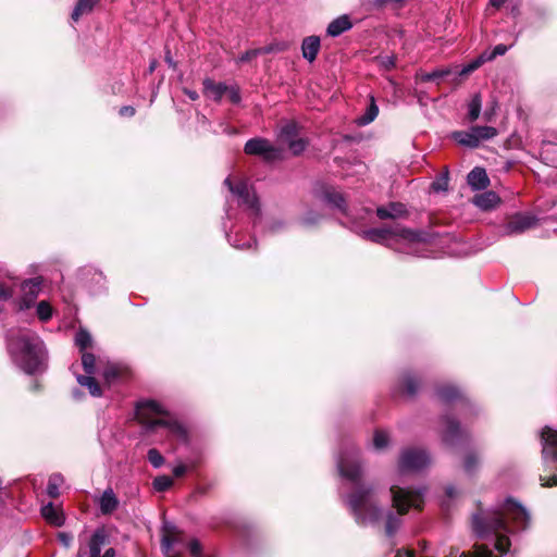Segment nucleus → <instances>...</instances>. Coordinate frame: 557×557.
<instances>
[{
  "instance_id": "obj_1",
  "label": "nucleus",
  "mask_w": 557,
  "mask_h": 557,
  "mask_svg": "<svg viewBox=\"0 0 557 557\" xmlns=\"http://www.w3.org/2000/svg\"><path fill=\"white\" fill-rule=\"evenodd\" d=\"M511 521L517 529H524L530 521V515L519 503L507 499L503 505L502 511H495L486 518L473 517L474 531L480 535L492 532L496 535L495 549L504 555L509 552L510 540L507 536L508 521Z\"/></svg>"
},
{
  "instance_id": "obj_2",
  "label": "nucleus",
  "mask_w": 557,
  "mask_h": 557,
  "mask_svg": "<svg viewBox=\"0 0 557 557\" xmlns=\"http://www.w3.org/2000/svg\"><path fill=\"white\" fill-rule=\"evenodd\" d=\"M362 237L396 251L426 257L424 247L430 243L429 234L407 228L400 224L362 231Z\"/></svg>"
},
{
  "instance_id": "obj_3",
  "label": "nucleus",
  "mask_w": 557,
  "mask_h": 557,
  "mask_svg": "<svg viewBox=\"0 0 557 557\" xmlns=\"http://www.w3.org/2000/svg\"><path fill=\"white\" fill-rule=\"evenodd\" d=\"M9 350L14 362L28 374L41 370L45 360L44 344L34 332L22 331L9 341Z\"/></svg>"
},
{
  "instance_id": "obj_4",
  "label": "nucleus",
  "mask_w": 557,
  "mask_h": 557,
  "mask_svg": "<svg viewBox=\"0 0 557 557\" xmlns=\"http://www.w3.org/2000/svg\"><path fill=\"white\" fill-rule=\"evenodd\" d=\"M137 419L147 431L164 429L166 434L185 440V429L174 420L161 404L154 400L141 401L137 406Z\"/></svg>"
},
{
  "instance_id": "obj_5",
  "label": "nucleus",
  "mask_w": 557,
  "mask_h": 557,
  "mask_svg": "<svg viewBox=\"0 0 557 557\" xmlns=\"http://www.w3.org/2000/svg\"><path fill=\"white\" fill-rule=\"evenodd\" d=\"M393 507L398 515L388 512L385 521V532L388 536H393L401 524L400 515L408 512L410 508L421 509L423 505V491H413L404 488L396 484L391 486Z\"/></svg>"
},
{
  "instance_id": "obj_6",
  "label": "nucleus",
  "mask_w": 557,
  "mask_h": 557,
  "mask_svg": "<svg viewBox=\"0 0 557 557\" xmlns=\"http://www.w3.org/2000/svg\"><path fill=\"white\" fill-rule=\"evenodd\" d=\"M307 141H247L245 152L257 154L265 161L283 160L298 156L306 149Z\"/></svg>"
},
{
  "instance_id": "obj_7",
  "label": "nucleus",
  "mask_w": 557,
  "mask_h": 557,
  "mask_svg": "<svg viewBox=\"0 0 557 557\" xmlns=\"http://www.w3.org/2000/svg\"><path fill=\"white\" fill-rule=\"evenodd\" d=\"M346 503L358 524H375L380 521L382 510L377 507L371 490L363 487L356 490L347 497Z\"/></svg>"
},
{
  "instance_id": "obj_8",
  "label": "nucleus",
  "mask_w": 557,
  "mask_h": 557,
  "mask_svg": "<svg viewBox=\"0 0 557 557\" xmlns=\"http://www.w3.org/2000/svg\"><path fill=\"white\" fill-rule=\"evenodd\" d=\"M542 456L545 471H557V431L548 426L544 428L541 434ZM541 485L550 487L557 485V474L540 475Z\"/></svg>"
},
{
  "instance_id": "obj_9",
  "label": "nucleus",
  "mask_w": 557,
  "mask_h": 557,
  "mask_svg": "<svg viewBox=\"0 0 557 557\" xmlns=\"http://www.w3.org/2000/svg\"><path fill=\"white\" fill-rule=\"evenodd\" d=\"M232 195L237 199L238 205L244 208L250 215L257 216L260 211L258 198L251 186L245 181L233 182L231 176L224 181Z\"/></svg>"
},
{
  "instance_id": "obj_10",
  "label": "nucleus",
  "mask_w": 557,
  "mask_h": 557,
  "mask_svg": "<svg viewBox=\"0 0 557 557\" xmlns=\"http://www.w3.org/2000/svg\"><path fill=\"white\" fill-rule=\"evenodd\" d=\"M431 463L429 454L421 448H405L401 450L397 463L399 474L418 472Z\"/></svg>"
},
{
  "instance_id": "obj_11",
  "label": "nucleus",
  "mask_w": 557,
  "mask_h": 557,
  "mask_svg": "<svg viewBox=\"0 0 557 557\" xmlns=\"http://www.w3.org/2000/svg\"><path fill=\"white\" fill-rule=\"evenodd\" d=\"M337 469L341 476L356 483L362 473L359 461V451L355 447L346 448L337 459Z\"/></svg>"
},
{
  "instance_id": "obj_12",
  "label": "nucleus",
  "mask_w": 557,
  "mask_h": 557,
  "mask_svg": "<svg viewBox=\"0 0 557 557\" xmlns=\"http://www.w3.org/2000/svg\"><path fill=\"white\" fill-rule=\"evenodd\" d=\"M108 543V536L104 529H97L86 545L81 544L77 557H115V550L112 547H108L103 550V547Z\"/></svg>"
},
{
  "instance_id": "obj_13",
  "label": "nucleus",
  "mask_w": 557,
  "mask_h": 557,
  "mask_svg": "<svg viewBox=\"0 0 557 557\" xmlns=\"http://www.w3.org/2000/svg\"><path fill=\"white\" fill-rule=\"evenodd\" d=\"M536 225V219L529 213H517L509 218L503 226L502 234L506 236L521 234Z\"/></svg>"
},
{
  "instance_id": "obj_14",
  "label": "nucleus",
  "mask_w": 557,
  "mask_h": 557,
  "mask_svg": "<svg viewBox=\"0 0 557 557\" xmlns=\"http://www.w3.org/2000/svg\"><path fill=\"white\" fill-rule=\"evenodd\" d=\"M443 424L442 437L445 444L455 446L466 440L467 434L460 429L457 421L446 417L443 419Z\"/></svg>"
},
{
  "instance_id": "obj_15",
  "label": "nucleus",
  "mask_w": 557,
  "mask_h": 557,
  "mask_svg": "<svg viewBox=\"0 0 557 557\" xmlns=\"http://www.w3.org/2000/svg\"><path fill=\"white\" fill-rule=\"evenodd\" d=\"M498 135L495 127L481 126L472 128L471 133H455L454 139H493Z\"/></svg>"
},
{
  "instance_id": "obj_16",
  "label": "nucleus",
  "mask_w": 557,
  "mask_h": 557,
  "mask_svg": "<svg viewBox=\"0 0 557 557\" xmlns=\"http://www.w3.org/2000/svg\"><path fill=\"white\" fill-rule=\"evenodd\" d=\"M203 95L215 101L220 102L221 99L226 95L227 85L223 83H215L211 78H205L202 82Z\"/></svg>"
},
{
  "instance_id": "obj_17",
  "label": "nucleus",
  "mask_w": 557,
  "mask_h": 557,
  "mask_svg": "<svg viewBox=\"0 0 557 557\" xmlns=\"http://www.w3.org/2000/svg\"><path fill=\"white\" fill-rule=\"evenodd\" d=\"M99 508L102 515H110L117 509L120 500L112 488L103 491L98 499Z\"/></svg>"
},
{
  "instance_id": "obj_18",
  "label": "nucleus",
  "mask_w": 557,
  "mask_h": 557,
  "mask_svg": "<svg viewBox=\"0 0 557 557\" xmlns=\"http://www.w3.org/2000/svg\"><path fill=\"white\" fill-rule=\"evenodd\" d=\"M41 278L40 277H34L30 280H26L22 283V293H23V301L28 306L32 304L37 296L39 295V292L41 289Z\"/></svg>"
},
{
  "instance_id": "obj_19",
  "label": "nucleus",
  "mask_w": 557,
  "mask_h": 557,
  "mask_svg": "<svg viewBox=\"0 0 557 557\" xmlns=\"http://www.w3.org/2000/svg\"><path fill=\"white\" fill-rule=\"evenodd\" d=\"M376 215L382 219H399L407 215V209L405 205L399 202H391L386 207H379L376 209Z\"/></svg>"
},
{
  "instance_id": "obj_20",
  "label": "nucleus",
  "mask_w": 557,
  "mask_h": 557,
  "mask_svg": "<svg viewBox=\"0 0 557 557\" xmlns=\"http://www.w3.org/2000/svg\"><path fill=\"white\" fill-rule=\"evenodd\" d=\"M177 543H181V539L174 531H166L163 534L161 546L165 557H181L182 552L174 548Z\"/></svg>"
},
{
  "instance_id": "obj_21",
  "label": "nucleus",
  "mask_w": 557,
  "mask_h": 557,
  "mask_svg": "<svg viewBox=\"0 0 557 557\" xmlns=\"http://www.w3.org/2000/svg\"><path fill=\"white\" fill-rule=\"evenodd\" d=\"M469 186L474 190H481L488 186L490 180L484 169L474 168L467 176Z\"/></svg>"
},
{
  "instance_id": "obj_22",
  "label": "nucleus",
  "mask_w": 557,
  "mask_h": 557,
  "mask_svg": "<svg viewBox=\"0 0 557 557\" xmlns=\"http://www.w3.org/2000/svg\"><path fill=\"white\" fill-rule=\"evenodd\" d=\"M320 50V38L318 36H309L302 40V57L309 62H313Z\"/></svg>"
},
{
  "instance_id": "obj_23",
  "label": "nucleus",
  "mask_w": 557,
  "mask_h": 557,
  "mask_svg": "<svg viewBox=\"0 0 557 557\" xmlns=\"http://www.w3.org/2000/svg\"><path fill=\"white\" fill-rule=\"evenodd\" d=\"M41 515L49 523L55 527L63 525L65 521L62 510L59 507H55L52 503H49L41 508Z\"/></svg>"
},
{
  "instance_id": "obj_24",
  "label": "nucleus",
  "mask_w": 557,
  "mask_h": 557,
  "mask_svg": "<svg viewBox=\"0 0 557 557\" xmlns=\"http://www.w3.org/2000/svg\"><path fill=\"white\" fill-rule=\"evenodd\" d=\"M352 27V24L350 22V18L348 15H342L335 20H333L327 28L326 33L331 37H337L342 35L343 33L349 30Z\"/></svg>"
},
{
  "instance_id": "obj_25",
  "label": "nucleus",
  "mask_w": 557,
  "mask_h": 557,
  "mask_svg": "<svg viewBox=\"0 0 557 557\" xmlns=\"http://www.w3.org/2000/svg\"><path fill=\"white\" fill-rule=\"evenodd\" d=\"M500 199L494 191H485L473 198V203L482 210H491L499 203Z\"/></svg>"
},
{
  "instance_id": "obj_26",
  "label": "nucleus",
  "mask_w": 557,
  "mask_h": 557,
  "mask_svg": "<svg viewBox=\"0 0 557 557\" xmlns=\"http://www.w3.org/2000/svg\"><path fill=\"white\" fill-rule=\"evenodd\" d=\"M456 69H458V67L454 66V67L436 69V70L432 71L431 73L418 71L416 74V79L420 81V82H431V81L438 82L440 79L447 77V76L451 75L453 73H455Z\"/></svg>"
},
{
  "instance_id": "obj_27",
  "label": "nucleus",
  "mask_w": 557,
  "mask_h": 557,
  "mask_svg": "<svg viewBox=\"0 0 557 557\" xmlns=\"http://www.w3.org/2000/svg\"><path fill=\"white\" fill-rule=\"evenodd\" d=\"M445 557H498L494 555L493 550L485 546H476L473 554L459 553L458 549L450 548V552Z\"/></svg>"
},
{
  "instance_id": "obj_28",
  "label": "nucleus",
  "mask_w": 557,
  "mask_h": 557,
  "mask_svg": "<svg viewBox=\"0 0 557 557\" xmlns=\"http://www.w3.org/2000/svg\"><path fill=\"white\" fill-rule=\"evenodd\" d=\"M299 136V127L294 121H285L280 125L277 139H294Z\"/></svg>"
},
{
  "instance_id": "obj_29",
  "label": "nucleus",
  "mask_w": 557,
  "mask_h": 557,
  "mask_svg": "<svg viewBox=\"0 0 557 557\" xmlns=\"http://www.w3.org/2000/svg\"><path fill=\"white\" fill-rule=\"evenodd\" d=\"M379 114V107L375 103L373 96L370 97V103L367 107L364 113L357 119L359 125H367L375 120Z\"/></svg>"
},
{
  "instance_id": "obj_30",
  "label": "nucleus",
  "mask_w": 557,
  "mask_h": 557,
  "mask_svg": "<svg viewBox=\"0 0 557 557\" xmlns=\"http://www.w3.org/2000/svg\"><path fill=\"white\" fill-rule=\"evenodd\" d=\"M95 4L96 0H78L72 12V20L77 22L82 15L91 12Z\"/></svg>"
},
{
  "instance_id": "obj_31",
  "label": "nucleus",
  "mask_w": 557,
  "mask_h": 557,
  "mask_svg": "<svg viewBox=\"0 0 557 557\" xmlns=\"http://www.w3.org/2000/svg\"><path fill=\"white\" fill-rule=\"evenodd\" d=\"M102 375L108 384H112L122 375V369L117 364L107 363L103 367Z\"/></svg>"
},
{
  "instance_id": "obj_32",
  "label": "nucleus",
  "mask_w": 557,
  "mask_h": 557,
  "mask_svg": "<svg viewBox=\"0 0 557 557\" xmlns=\"http://www.w3.org/2000/svg\"><path fill=\"white\" fill-rule=\"evenodd\" d=\"M77 382L82 385L88 388L90 395L92 396H100L101 389L96 380L90 375H77Z\"/></svg>"
},
{
  "instance_id": "obj_33",
  "label": "nucleus",
  "mask_w": 557,
  "mask_h": 557,
  "mask_svg": "<svg viewBox=\"0 0 557 557\" xmlns=\"http://www.w3.org/2000/svg\"><path fill=\"white\" fill-rule=\"evenodd\" d=\"M485 62H487V59L485 58L484 53H482L475 60H473L469 64L465 65L461 70L457 71V69H456L455 73L461 77L467 76V75L471 74L473 71L478 70Z\"/></svg>"
},
{
  "instance_id": "obj_34",
  "label": "nucleus",
  "mask_w": 557,
  "mask_h": 557,
  "mask_svg": "<svg viewBox=\"0 0 557 557\" xmlns=\"http://www.w3.org/2000/svg\"><path fill=\"white\" fill-rule=\"evenodd\" d=\"M438 398L444 403H449L459 396V391L453 385H445L437 389Z\"/></svg>"
},
{
  "instance_id": "obj_35",
  "label": "nucleus",
  "mask_w": 557,
  "mask_h": 557,
  "mask_svg": "<svg viewBox=\"0 0 557 557\" xmlns=\"http://www.w3.org/2000/svg\"><path fill=\"white\" fill-rule=\"evenodd\" d=\"M482 107V99L479 94H475L468 103V116L470 121L479 117Z\"/></svg>"
},
{
  "instance_id": "obj_36",
  "label": "nucleus",
  "mask_w": 557,
  "mask_h": 557,
  "mask_svg": "<svg viewBox=\"0 0 557 557\" xmlns=\"http://www.w3.org/2000/svg\"><path fill=\"white\" fill-rule=\"evenodd\" d=\"M324 200L335 208L339 209L342 212L346 211L345 199L342 194L337 191H326L324 195Z\"/></svg>"
},
{
  "instance_id": "obj_37",
  "label": "nucleus",
  "mask_w": 557,
  "mask_h": 557,
  "mask_svg": "<svg viewBox=\"0 0 557 557\" xmlns=\"http://www.w3.org/2000/svg\"><path fill=\"white\" fill-rule=\"evenodd\" d=\"M480 463L479 456L474 453H469L465 456L463 469L467 473H473L479 469Z\"/></svg>"
},
{
  "instance_id": "obj_38",
  "label": "nucleus",
  "mask_w": 557,
  "mask_h": 557,
  "mask_svg": "<svg viewBox=\"0 0 557 557\" xmlns=\"http://www.w3.org/2000/svg\"><path fill=\"white\" fill-rule=\"evenodd\" d=\"M63 482V478L60 474H52L49 479L47 493L50 497L55 498L59 496V487Z\"/></svg>"
},
{
  "instance_id": "obj_39",
  "label": "nucleus",
  "mask_w": 557,
  "mask_h": 557,
  "mask_svg": "<svg viewBox=\"0 0 557 557\" xmlns=\"http://www.w3.org/2000/svg\"><path fill=\"white\" fill-rule=\"evenodd\" d=\"M82 363L87 374H92L96 371V357L89 352H83Z\"/></svg>"
},
{
  "instance_id": "obj_40",
  "label": "nucleus",
  "mask_w": 557,
  "mask_h": 557,
  "mask_svg": "<svg viewBox=\"0 0 557 557\" xmlns=\"http://www.w3.org/2000/svg\"><path fill=\"white\" fill-rule=\"evenodd\" d=\"M75 343L81 350H85L91 345V336L87 331L81 330L76 333Z\"/></svg>"
},
{
  "instance_id": "obj_41",
  "label": "nucleus",
  "mask_w": 557,
  "mask_h": 557,
  "mask_svg": "<svg viewBox=\"0 0 557 557\" xmlns=\"http://www.w3.org/2000/svg\"><path fill=\"white\" fill-rule=\"evenodd\" d=\"M389 442L388 434L385 431L379 430L374 433L373 436V446L381 450L387 447Z\"/></svg>"
},
{
  "instance_id": "obj_42",
  "label": "nucleus",
  "mask_w": 557,
  "mask_h": 557,
  "mask_svg": "<svg viewBox=\"0 0 557 557\" xmlns=\"http://www.w3.org/2000/svg\"><path fill=\"white\" fill-rule=\"evenodd\" d=\"M173 485L172 478L168 475H160L153 480V487L158 492H164Z\"/></svg>"
},
{
  "instance_id": "obj_43",
  "label": "nucleus",
  "mask_w": 557,
  "mask_h": 557,
  "mask_svg": "<svg viewBox=\"0 0 557 557\" xmlns=\"http://www.w3.org/2000/svg\"><path fill=\"white\" fill-rule=\"evenodd\" d=\"M37 314L41 321H48L52 317V308L47 301L37 305Z\"/></svg>"
},
{
  "instance_id": "obj_44",
  "label": "nucleus",
  "mask_w": 557,
  "mask_h": 557,
  "mask_svg": "<svg viewBox=\"0 0 557 557\" xmlns=\"http://www.w3.org/2000/svg\"><path fill=\"white\" fill-rule=\"evenodd\" d=\"M271 51H272V48H270V47L265 48V49H251V50H248V51H246L245 53H243L238 58V63L249 62L252 59H255L256 57H258L260 53H262V52H271Z\"/></svg>"
},
{
  "instance_id": "obj_45",
  "label": "nucleus",
  "mask_w": 557,
  "mask_h": 557,
  "mask_svg": "<svg viewBox=\"0 0 557 557\" xmlns=\"http://www.w3.org/2000/svg\"><path fill=\"white\" fill-rule=\"evenodd\" d=\"M404 389L408 395H414L418 389V383L412 375H405L403 379Z\"/></svg>"
},
{
  "instance_id": "obj_46",
  "label": "nucleus",
  "mask_w": 557,
  "mask_h": 557,
  "mask_svg": "<svg viewBox=\"0 0 557 557\" xmlns=\"http://www.w3.org/2000/svg\"><path fill=\"white\" fill-rule=\"evenodd\" d=\"M148 460L154 468H160L164 462L162 455L154 448L149 449Z\"/></svg>"
},
{
  "instance_id": "obj_47",
  "label": "nucleus",
  "mask_w": 557,
  "mask_h": 557,
  "mask_svg": "<svg viewBox=\"0 0 557 557\" xmlns=\"http://www.w3.org/2000/svg\"><path fill=\"white\" fill-rule=\"evenodd\" d=\"M508 51V47L506 45L499 44L494 47L492 52L485 51L483 52L487 61H492L498 55H504Z\"/></svg>"
},
{
  "instance_id": "obj_48",
  "label": "nucleus",
  "mask_w": 557,
  "mask_h": 557,
  "mask_svg": "<svg viewBox=\"0 0 557 557\" xmlns=\"http://www.w3.org/2000/svg\"><path fill=\"white\" fill-rule=\"evenodd\" d=\"M376 61L379 65L384 67L385 70H391L396 64L395 55H380L376 58Z\"/></svg>"
},
{
  "instance_id": "obj_49",
  "label": "nucleus",
  "mask_w": 557,
  "mask_h": 557,
  "mask_svg": "<svg viewBox=\"0 0 557 557\" xmlns=\"http://www.w3.org/2000/svg\"><path fill=\"white\" fill-rule=\"evenodd\" d=\"M448 187V172L432 183V188L435 191H444Z\"/></svg>"
},
{
  "instance_id": "obj_50",
  "label": "nucleus",
  "mask_w": 557,
  "mask_h": 557,
  "mask_svg": "<svg viewBox=\"0 0 557 557\" xmlns=\"http://www.w3.org/2000/svg\"><path fill=\"white\" fill-rule=\"evenodd\" d=\"M226 95L233 103L240 101L239 89L236 86H227Z\"/></svg>"
},
{
  "instance_id": "obj_51",
  "label": "nucleus",
  "mask_w": 557,
  "mask_h": 557,
  "mask_svg": "<svg viewBox=\"0 0 557 557\" xmlns=\"http://www.w3.org/2000/svg\"><path fill=\"white\" fill-rule=\"evenodd\" d=\"M189 552L194 557H200L201 555V544L198 540H191L188 544Z\"/></svg>"
},
{
  "instance_id": "obj_52",
  "label": "nucleus",
  "mask_w": 557,
  "mask_h": 557,
  "mask_svg": "<svg viewBox=\"0 0 557 557\" xmlns=\"http://www.w3.org/2000/svg\"><path fill=\"white\" fill-rule=\"evenodd\" d=\"M58 540L65 548H69L72 545L73 537L70 533L60 532L58 534Z\"/></svg>"
},
{
  "instance_id": "obj_53",
  "label": "nucleus",
  "mask_w": 557,
  "mask_h": 557,
  "mask_svg": "<svg viewBox=\"0 0 557 557\" xmlns=\"http://www.w3.org/2000/svg\"><path fill=\"white\" fill-rule=\"evenodd\" d=\"M320 219V215L317 214V213H313V212H308L304 218H302V223L305 225H313L315 224Z\"/></svg>"
},
{
  "instance_id": "obj_54",
  "label": "nucleus",
  "mask_w": 557,
  "mask_h": 557,
  "mask_svg": "<svg viewBox=\"0 0 557 557\" xmlns=\"http://www.w3.org/2000/svg\"><path fill=\"white\" fill-rule=\"evenodd\" d=\"M135 113H136V110L132 106H124V107L120 108V110H119V115L121 117H132L135 115Z\"/></svg>"
},
{
  "instance_id": "obj_55",
  "label": "nucleus",
  "mask_w": 557,
  "mask_h": 557,
  "mask_svg": "<svg viewBox=\"0 0 557 557\" xmlns=\"http://www.w3.org/2000/svg\"><path fill=\"white\" fill-rule=\"evenodd\" d=\"M12 296V292L8 288L4 287V285H2L0 283V299H8Z\"/></svg>"
},
{
  "instance_id": "obj_56",
  "label": "nucleus",
  "mask_w": 557,
  "mask_h": 557,
  "mask_svg": "<svg viewBox=\"0 0 557 557\" xmlns=\"http://www.w3.org/2000/svg\"><path fill=\"white\" fill-rule=\"evenodd\" d=\"M186 470H187V468L184 465H178V466L174 467L173 474L178 478V476H182L183 474H185Z\"/></svg>"
},
{
  "instance_id": "obj_57",
  "label": "nucleus",
  "mask_w": 557,
  "mask_h": 557,
  "mask_svg": "<svg viewBox=\"0 0 557 557\" xmlns=\"http://www.w3.org/2000/svg\"><path fill=\"white\" fill-rule=\"evenodd\" d=\"M184 94L190 99V100H197L199 98V95L197 91L195 90H191V89H188V88H184L183 89Z\"/></svg>"
},
{
  "instance_id": "obj_58",
  "label": "nucleus",
  "mask_w": 557,
  "mask_h": 557,
  "mask_svg": "<svg viewBox=\"0 0 557 557\" xmlns=\"http://www.w3.org/2000/svg\"><path fill=\"white\" fill-rule=\"evenodd\" d=\"M388 3H391V0H373L372 1L373 7L376 9H382Z\"/></svg>"
},
{
  "instance_id": "obj_59",
  "label": "nucleus",
  "mask_w": 557,
  "mask_h": 557,
  "mask_svg": "<svg viewBox=\"0 0 557 557\" xmlns=\"http://www.w3.org/2000/svg\"><path fill=\"white\" fill-rule=\"evenodd\" d=\"M165 62L169 64V66L176 69V62L173 60V58L169 51L165 54Z\"/></svg>"
},
{
  "instance_id": "obj_60",
  "label": "nucleus",
  "mask_w": 557,
  "mask_h": 557,
  "mask_svg": "<svg viewBox=\"0 0 557 557\" xmlns=\"http://www.w3.org/2000/svg\"><path fill=\"white\" fill-rule=\"evenodd\" d=\"M235 248H238V249H246V248H250L251 247V244L250 243H244V244H239L237 242H234L232 244Z\"/></svg>"
},
{
  "instance_id": "obj_61",
  "label": "nucleus",
  "mask_w": 557,
  "mask_h": 557,
  "mask_svg": "<svg viewBox=\"0 0 557 557\" xmlns=\"http://www.w3.org/2000/svg\"><path fill=\"white\" fill-rule=\"evenodd\" d=\"M460 143L463 144L465 146L469 147V148H478L481 141H470V140H467V141H460Z\"/></svg>"
},
{
  "instance_id": "obj_62",
  "label": "nucleus",
  "mask_w": 557,
  "mask_h": 557,
  "mask_svg": "<svg viewBox=\"0 0 557 557\" xmlns=\"http://www.w3.org/2000/svg\"><path fill=\"white\" fill-rule=\"evenodd\" d=\"M395 557H414L413 553L412 552H408V550H405V552H398Z\"/></svg>"
},
{
  "instance_id": "obj_63",
  "label": "nucleus",
  "mask_w": 557,
  "mask_h": 557,
  "mask_svg": "<svg viewBox=\"0 0 557 557\" xmlns=\"http://www.w3.org/2000/svg\"><path fill=\"white\" fill-rule=\"evenodd\" d=\"M506 0H491L490 3L494 8H500Z\"/></svg>"
},
{
  "instance_id": "obj_64",
  "label": "nucleus",
  "mask_w": 557,
  "mask_h": 557,
  "mask_svg": "<svg viewBox=\"0 0 557 557\" xmlns=\"http://www.w3.org/2000/svg\"><path fill=\"white\" fill-rule=\"evenodd\" d=\"M156 67H157V61H156V60H153V61H151V62H150V64H149L148 72H149L150 74H151V73H153V71L156 70Z\"/></svg>"
}]
</instances>
